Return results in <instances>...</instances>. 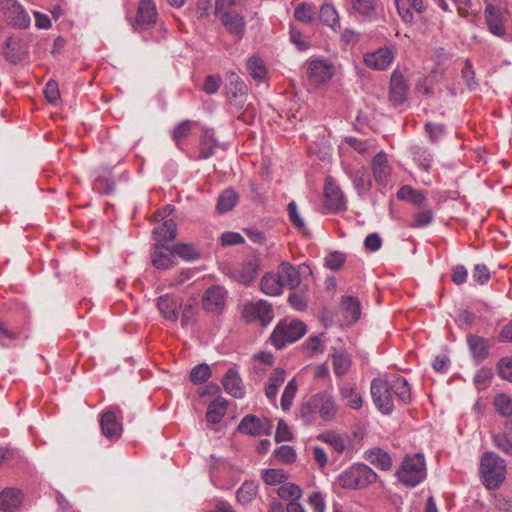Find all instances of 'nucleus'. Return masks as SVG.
I'll return each instance as SVG.
<instances>
[{
  "instance_id": "b1692460",
  "label": "nucleus",
  "mask_w": 512,
  "mask_h": 512,
  "mask_svg": "<svg viewBox=\"0 0 512 512\" xmlns=\"http://www.w3.org/2000/svg\"><path fill=\"white\" fill-rule=\"evenodd\" d=\"M261 291L269 296H279L283 293L284 287L276 271L266 273L260 281Z\"/></svg>"
},
{
  "instance_id": "f257e3e1",
  "label": "nucleus",
  "mask_w": 512,
  "mask_h": 512,
  "mask_svg": "<svg viewBox=\"0 0 512 512\" xmlns=\"http://www.w3.org/2000/svg\"><path fill=\"white\" fill-rule=\"evenodd\" d=\"M370 391L375 406L385 415L393 412L394 399L403 404L411 401L409 383L401 376L374 378L371 381Z\"/></svg>"
},
{
  "instance_id": "0e129e2a",
  "label": "nucleus",
  "mask_w": 512,
  "mask_h": 512,
  "mask_svg": "<svg viewBox=\"0 0 512 512\" xmlns=\"http://www.w3.org/2000/svg\"><path fill=\"white\" fill-rule=\"evenodd\" d=\"M308 503L314 512H325V499L322 493L312 492L308 497Z\"/></svg>"
},
{
  "instance_id": "5fc2aeb1",
  "label": "nucleus",
  "mask_w": 512,
  "mask_h": 512,
  "mask_svg": "<svg viewBox=\"0 0 512 512\" xmlns=\"http://www.w3.org/2000/svg\"><path fill=\"white\" fill-rule=\"evenodd\" d=\"M352 9L362 15L370 16L375 9V0H349Z\"/></svg>"
},
{
  "instance_id": "f3484780",
  "label": "nucleus",
  "mask_w": 512,
  "mask_h": 512,
  "mask_svg": "<svg viewBox=\"0 0 512 512\" xmlns=\"http://www.w3.org/2000/svg\"><path fill=\"white\" fill-rule=\"evenodd\" d=\"M221 383L225 391L234 398H243L245 395V387L239 372L235 368L227 370L223 376Z\"/></svg>"
},
{
  "instance_id": "dca6fc26",
  "label": "nucleus",
  "mask_w": 512,
  "mask_h": 512,
  "mask_svg": "<svg viewBox=\"0 0 512 512\" xmlns=\"http://www.w3.org/2000/svg\"><path fill=\"white\" fill-rule=\"evenodd\" d=\"M102 434L109 439H118L122 434V424L113 410H107L100 416Z\"/></svg>"
},
{
  "instance_id": "7ed1b4c3",
  "label": "nucleus",
  "mask_w": 512,
  "mask_h": 512,
  "mask_svg": "<svg viewBox=\"0 0 512 512\" xmlns=\"http://www.w3.org/2000/svg\"><path fill=\"white\" fill-rule=\"evenodd\" d=\"M397 479L407 487L419 485L426 477V463L422 454L407 456L396 471Z\"/></svg>"
},
{
  "instance_id": "f8f14e48",
  "label": "nucleus",
  "mask_w": 512,
  "mask_h": 512,
  "mask_svg": "<svg viewBox=\"0 0 512 512\" xmlns=\"http://www.w3.org/2000/svg\"><path fill=\"white\" fill-rule=\"evenodd\" d=\"M508 15V10L500 9L492 3H487L485 8V20L489 31L498 37L506 34L505 21Z\"/></svg>"
},
{
  "instance_id": "58836bf2",
  "label": "nucleus",
  "mask_w": 512,
  "mask_h": 512,
  "mask_svg": "<svg viewBox=\"0 0 512 512\" xmlns=\"http://www.w3.org/2000/svg\"><path fill=\"white\" fill-rule=\"evenodd\" d=\"M258 486L253 481L244 482L237 491V500L240 504H249L257 495Z\"/></svg>"
},
{
  "instance_id": "603ef678",
  "label": "nucleus",
  "mask_w": 512,
  "mask_h": 512,
  "mask_svg": "<svg viewBox=\"0 0 512 512\" xmlns=\"http://www.w3.org/2000/svg\"><path fill=\"white\" fill-rule=\"evenodd\" d=\"M296 451L292 446L282 445L274 451V457L281 463L291 464L296 460Z\"/></svg>"
},
{
  "instance_id": "5701e85b",
  "label": "nucleus",
  "mask_w": 512,
  "mask_h": 512,
  "mask_svg": "<svg viewBox=\"0 0 512 512\" xmlns=\"http://www.w3.org/2000/svg\"><path fill=\"white\" fill-rule=\"evenodd\" d=\"M341 311L346 324L355 323L361 315L360 302L356 297L346 296L341 301Z\"/></svg>"
},
{
  "instance_id": "9b49d317",
  "label": "nucleus",
  "mask_w": 512,
  "mask_h": 512,
  "mask_svg": "<svg viewBox=\"0 0 512 512\" xmlns=\"http://www.w3.org/2000/svg\"><path fill=\"white\" fill-rule=\"evenodd\" d=\"M238 430L243 434L254 437L269 435L272 430V423L266 418L260 419L255 415H246L240 421Z\"/></svg>"
},
{
  "instance_id": "473e14b6",
  "label": "nucleus",
  "mask_w": 512,
  "mask_h": 512,
  "mask_svg": "<svg viewBox=\"0 0 512 512\" xmlns=\"http://www.w3.org/2000/svg\"><path fill=\"white\" fill-rule=\"evenodd\" d=\"M227 400L221 396L214 399L208 406L206 419L212 424L219 423L226 413Z\"/></svg>"
},
{
  "instance_id": "4be33fe9",
  "label": "nucleus",
  "mask_w": 512,
  "mask_h": 512,
  "mask_svg": "<svg viewBox=\"0 0 512 512\" xmlns=\"http://www.w3.org/2000/svg\"><path fill=\"white\" fill-rule=\"evenodd\" d=\"M286 373L282 368L274 369L269 375L268 381L265 385V396L272 403H276L278 389L285 381Z\"/></svg>"
},
{
  "instance_id": "393cba45",
  "label": "nucleus",
  "mask_w": 512,
  "mask_h": 512,
  "mask_svg": "<svg viewBox=\"0 0 512 512\" xmlns=\"http://www.w3.org/2000/svg\"><path fill=\"white\" fill-rule=\"evenodd\" d=\"M221 21L227 30L236 38L241 39L245 32V21L237 13L225 12L221 15Z\"/></svg>"
},
{
  "instance_id": "a19ab883",
  "label": "nucleus",
  "mask_w": 512,
  "mask_h": 512,
  "mask_svg": "<svg viewBox=\"0 0 512 512\" xmlns=\"http://www.w3.org/2000/svg\"><path fill=\"white\" fill-rule=\"evenodd\" d=\"M332 365L334 373L337 376H343L351 366L350 356L345 352H336L332 355Z\"/></svg>"
},
{
  "instance_id": "6e6d98bb",
  "label": "nucleus",
  "mask_w": 512,
  "mask_h": 512,
  "mask_svg": "<svg viewBox=\"0 0 512 512\" xmlns=\"http://www.w3.org/2000/svg\"><path fill=\"white\" fill-rule=\"evenodd\" d=\"M286 479L287 475L281 469H267L263 472V480L268 485H282Z\"/></svg>"
},
{
  "instance_id": "bf43d9fd",
  "label": "nucleus",
  "mask_w": 512,
  "mask_h": 512,
  "mask_svg": "<svg viewBox=\"0 0 512 512\" xmlns=\"http://www.w3.org/2000/svg\"><path fill=\"white\" fill-rule=\"evenodd\" d=\"M290 41L299 51H306L310 48L309 41L294 27L290 29Z\"/></svg>"
},
{
  "instance_id": "680f3d73",
  "label": "nucleus",
  "mask_w": 512,
  "mask_h": 512,
  "mask_svg": "<svg viewBox=\"0 0 512 512\" xmlns=\"http://www.w3.org/2000/svg\"><path fill=\"white\" fill-rule=\"evenodd\" d=\"M346 143L360 154H366L372 147V140H360L354 137H347Z\"/></svg>"
},
{
  "instance_id": "6e6552de",
  "label": "nucleus",
  "mask_w": 512,
  "mask_h": 512,
  "mask_svg": "<svg viewBox=\"0 0 512 512\" xmlns=\"http://www.w3.org/2000/svg\"><path fill=\"white\" fill-rule=\"evenodd\" d=\"M243 317L248 322L259 321L261 325H268L273 319L271 304L265 300L246 303L243 307Z\"/></svg>"
},
{
  "instance_id": "37998d69",
  "label": "nucleus",
  "mask_w": 512,
  "mask_h": 512,
  "mask_svg": "<svg viewBox=\"0 0 512 512\" xmlns=\"http://www.w3.org/2000/svg\"><path fill=\"white\" fill-rule=\"evenodd\" d=\"M227 80L228 95L237 98L238 96H243L245 94L246 85L236 73H228Z\"/></svg>"
},
{
  "instance_id": "a878e982",
  "label": "nucleus",
  "mask_w": 512,
  "mask_h": 512,
  "mask_svg": "<svg viewBox=\"0 0 512 512\" xmlns=\"http://www.w3.org/2000/svg\"><path fill=\"white\" fill-rule=\"evenodd\" d=\"M157 10L153 0H141L137 11V23L150 26L156 22Z\"/></svg>"
},
{
  "instance_id": "864d4df0",
  "label": "nucleus",
  "mask_w": 512,
  "mask_h": 512,
  "mask_svg": "<svg viewBox=\"0 0 512 512\" xmlns=\"http://www.w3.org/2000/svg\"><path fill=\"white\" fill-rule=\"evenodd\" d=\"M294 17L301 22L309 23L315 17V9L312 5L302 3L295 8Z\"/></svg>"
},
{
  "instance_id": "c85d7f7f",
  "label": "nucleus",
  "mask_w": 512,
  "mask_h": 512,
  "mask_svg": "<svg viewBox=\"0 0 512 512\" xmlns=\"http://www.w3.org/2000/svg\"><path fill=\"white\" fill-rule=\"evenodd\" d=\"M339 395L345 405L353 410H359L363 405V399L357 389L349 384L339 387Z\"/></svg>"
},
{
  "instance_id": "c03bdc74",
  "label": "nucleus",
  "mask_w": 512,
  "mask_h": 512,
  "mask_svg": "<svg viewBox=\"0 0 512 512\" xmlns=\"http://www.w3.org/2000/svg\"><path fill=\"white\" fill-rule=\"evenodd\" d=\"M413 160L415 163L425 171H428L431 168L433 162L432 154L423 147H415L412 151Z\"/></svg>"
},
{
  "instance_id": "e2e57ef3",
  "label": "nucleus",
  "mask_w": 512,
  "mask_h": 512,
  "mask_svg": "<svg viewBox=\"0 0 512 512\" xmlns=\"http://www.w3.org/2000/svg\"><path fill=\"white\" fill-rule=\"evenodd\" d=\"M293 438V434L290 431L288 425L284 420H280L277 425L276 434H275V441L276 442H282V441H291Z\"/></svg>"
},
{
  "instance_id": "8fccbe9b",
  "label": "nucleus",
  "mask_w": 512,
  "mask_h": 512,
  "mask_svg": "<svg viewBox=\"0 0 512 512\" xmlns=\"http://www.w3.org/2000/svg\"><path fill=\"white\" fill-rule=\"evenodd\" d=\"M318 439L329 444L337 453H342L346 448L344 439L332 432L321 434Z\"/></svg>"
},
{
  "instance_id": "49530a36",
  "label": "nucleus",
  "mask_w": 512,
  "mask_h": 512,
  "mask_svg": "<svg viewBox=\"0 0 512 512\" xmlns=\"http://www.w3.org/2000/svg\"><path fill=\"white\" fill-rule=\"evenodd\" d=\"M211 368L208 364H198L190 372V381L194 384L205 383L211 377Z\"/></svg>"
},
{
  "instance_id": "cd10ccee",
  "label": "nucleus",
  "mask_w": 512,
  "mask_h": 512,
  "mask_svg": "<svg viewBox=\"0 0 512 512\" xmlns=\"http://www.w3.org/2000/svg\"><path fill=\"white\" fill-rule=\"evenodd\" d=\"M159 223L153 229L154 239L158 242L171 241L176 237L177 226L173 219L158 220Z\"/></svg>"
},
{
  "instance_id": "9d476101",
  "label": "nucleus",
  "mask_w": 512,
  "mask_h": 512,
  "mask_svg": "<svg viewBox=\"0 0 512 512\" xmlns=\"http://www.w3.org/2000/svg\"><path fill=\"white\" fill-rule=\"evenodd\" d=\"M1 6L7 21L12 26L26 28L30 25V16L17 0H1Z\"/></svg>"
},
{
  "instance_id": "39448f33",
  "label": "nucleus",
  "mask_w": 512,
  "mask_h": 512,
  "mask_svg": "<svg viewBox=\"0 0 512 512\" xmlns=\"http://www.w3.org/2000/svg\"><path fill=\"white\" fill-rule=\"evenodd\" d=\"M376 473L367 465L354 464L338 476V483L345 489H359L376 481Z\"/></svg>"
},
{
  "instance_id": "13d9d810",
  "label": "nucleus",
  "mask_w": 512,
  "mask_h": 512,
  "mask_svg": "<svg viewBox=\"0 0 512 512\" xmlns=\"http://www.w3.org/2000/svg\"><path fill=\"white\" fill-rule=\"evenodd\" d=\"M345 260L346 257L343 253L332 252L325 257L324 263L327 268L331 270H338L343 266Z\"/></svg>"
},
{
  "instance_id": "bb28decb",
  "label": "nucleus",
  "mask_w": 512,
  "mask_h": 512,
  "mask_svg": "<svg viewBox=\"0 0 512 512\" xmlns=\"http://www.w3.org/2000/svg\"><path fill=\"white\" fill-rule=\"evenodd\" d=\"M407 86L403 76L394 71L390 81V99L395 104H402L406 100Z\"/></svg>"
},
{
  "instance_id": "f03ea898",
  "label": "nucleus",
  "mask_w": 512,
  "mask_h": 512,
  "mask_svg": "<svg viewBox=\"0 0 512 512\" xmlns=\"http://www.w3.org/2000/svg\"><path fill=\"white\" fill-rule=\"evenodd\" d=\"M339 406L331 392L321 391L312 395L303 403L299 410V416L305 424H314L317 418L325 423L336 420Z\"/></svg>"
},
{
  "instance_id": "f704fd0d",
  "label": "nucleus",
  "mask_w": 512,
  "mask_h": 512,
  "mask_svg": "<svg viewBox=\"0 0 512 512\" xmlns=\"http://www.w3.org/2000/svg\"><path fill=\"white\" fill-rule=\"evenodd\" d=\"M367 460L381 470H389L392 466L390 455L380 448L369 450L367 452Z\"/></svg>"
},
{
  "instance_id": "4468645a",
  "label": "nucleus",
  "mask_w": 512,
  "mask_h": 512,
  "mask_svg": "<svg viewBox=\"0 0 512 512\" xmlns=\"http://www.w3.org/2000/svg\"><path fill=\"white\" fill-rule=\"evenodd\" d=\"M395 58V53L392 48L382 47L376 51L366 53L364 55V63L367 67L373 70L387 69Z\"/></svg>"
},
{
  "instance_id": "20e7f679",
  "label": "nucleus",
  "mask_w": 512,
  "mask_h": 512,
  "mask_svg": "<svg viewBox=\"0 0 512 512\" xmlns=\"http://www.w3.org/2000/svg\"><path fill=\"white\" fill-rule=\"evenodd\" d=\"M480 471L488 489H497L506 477L505 460L493 452H486L481 459Z\"/></svg>"
},
{
  "instance_id": "72a5a7b5",
  "label": "nucleus",
  "mask_w": 512,
  "mask_h": 512,
  "mask_svg": "<svg viewBox=\"0 0 512 512\" xmlns=\"http://www.w3.org/2000/svg\"><path fill=\"white\" fill-rule=\"evenodd\" d=\"M217 145L218 142L214 137V131L208 128L203 129L200 140V158L207 159L211 157Z\"/></svg>"
},
{
  "instance_id": "7c9ffc66",
  "label": "nucleus",
  "mask_w": 512,
  "mask_h": 512,
  "mask_svg": "<svg viewBox=\"0 0 512 512\" xmlns=\"http://www.w3.org/2000/svg\"><path fill=\"white\" fill-rule=\"evenodd\" d=\"M348 175L359 195L370 189L372 182L364 166L349 172Z\"/></svg>"
},
{
  "instance_id": "1a4fd4ad",
  "label": "nucleus",
  "mask_w": 512,
  "mask_h": 512,
  "mask_svg": "<svg viewBox=\"0 0 512 512\" xmlns=\"http://www.w3.org/2000/svg\"><path fill=\"white\" fill-rule=\"evenodd\" d=\"M324 204L331 211L339 212L347 208L344 194L332 177H327L324 185Z\"/></svg>"
},
{
  "instance_id": "ea45409f",
  "label": "nucleus",
  "mask_w": 512,
  "mask_h": 512,
  "mask_svg": "<svg viewBox=\"0 0 512 512\" xmlns=\"http://www.w3.org/2000/svg\"><path fill=\"white\" fill-rule=\"evenodd\" d=\"M278 496L285 500L293 502L298 501L302 495V491L299 486H297L294 483L290 482H284L280 487L277 489Z\"/></svg>"
},
{
  "instance_id": "0eeeda50",
  "label": "nucleus",
  "mask_w": 512,
  "mask_h": 512,
  "mask_svg": "<svg viewBox=\"0 0 512 512\" xmlns=\"http://www.w3.org/2000/svg\"><path fill=\"white\" fill-rule=\"evenodd\" d=\"M306 72L311 84L321 85L332 79L335 67L329 60L316 58L307 62Z\"/></svg>"
},
{
  "instance_id": "412c9836",
  "label": "nucleus",
  "mask_w": 512,
  "mask_h": 512,
  "mask_svg": "<svg viewBox=\"0 0 512 512\" xmlns=\"http://www.w3.org/2000/svg\"><path fill=\"white\" fill-rule=\"evenodd\" d=\"M174 251L164 245H155L154 251L151 256L152 264L157 269H168L174 264Z\"/></svg>"
},
{
  "instance_id": "2f4dec72",
  "label": "nucleus",
  "mask_w": 512,
  "mask_h": 512,
  "mask_svg": "<svg viewBox=\"0 0 512 512\" xmlns=\"http://www.w3.org/2000/svg\"><path fill=\"white\" fill-rule=\"evenodd\" d=\"M467 343L473 357L477 361H482L488 356L489 344L488 341L482 337L469 335L467 336Z\"/></svg>"
},
{
  "instance_id": "c9c22d12",
  "label": "nucleus",
  "mask_w": 512,
  "mask_h": 512,
  "mask_svg": "<svg viewBox=\"0 0 512 512\" xmlns=\"http://www.w3.org/2000/svg\"><path fill=\"white\" fill-rule=\"evenodd\" d=\"M434 218V211L431 208L425 206L414 213L410 226L412 228H424L429 226L434 221Z\"/></svg>"
},
{
  "instance_id": "a211bd4d",
  "label": "nucleus",
  "mask_w": 512,
  "mask_h": 512,
  "mask_svg": "<svg viewBox=\"0 0 512 512\" xmlns=\"http://www.w3.org/2000/svg\"><path fill=\"white\" fill-rule=\"evenodd\" d=\"M226 291L221 286L210 287L203 297V306L211 312L220 311L224 308Z\"/></svg>"
},
{
  "instance_id": "e433bc0d",
  "label": "nucleus",
  "mask_w": 512,
  "mask_h": 512,
  "mask_svg": "<svg viewBox=\"0 0 512 512\" xmlns=\"http://www.w3.org/2000/svg\"><path fill=\"white\" fill-rule=\"evenodd\" d=\"M238 195L233 189H225L219 196L217 210L219 213L230 211L237 203Z\"/></svg>"
},
{
  "instance_id": "6ab92c4d",
  "label": "nucleus",
  "mask_w": 512,
  "mask_h": 512,
  "mask_svg": "<svg viewBox=\"0 0 512 512\" xmlns=\"http://www.w3.org/2000/svg\"><path fill=\"white\" fill-rule=\"evenodd\" d=\"M284 288L295 289L301 282L298 270L288 262H282L276 271Z\"/></svg>"
},
{
  "instance_id": "338daca9",
  "label": "nucleus",
  "mask_w": 512,
  "mask_h": 512,
  "mask_svg": "<svg viewBox=\"0 0 512 512\" xmlns=\"http://www.w3.org/2000/svg\"><path fill=\"white\" fill-rule=\"evenodd\" d=\"M425 129L429 135L430 140L433 142L438 141L445 132V128L442 124L426 123Z\"/></svg>"
},
{
  "instance_id": "de8ad7c7",
  "label": "nucleus",
  "mask_w": 512,
  "mask_h": 512,
  "mask_svg": "<svg viewBox=\"0 0 512 512\" xmlns=\"http://www.w3.org/2000/svg\"><path fill=\"white\" fill-rule=\"evenodd\" d=\"M174 255H178L186 261H193L199 258V251L192 244H177L173 248Z\"/></svg>"
},
{
  "instance_id": "774afa93",
  "label": "nucleus",
  "mask_w": 512,
  "mask_h": 512,
  "mask_svg": "<svg viewBox=\"0 0 512 512\" xmlns=\"http://www.w3.org/2000/svg\"><path fill=\"white\" fill-rule=\"evenodd\" d=\"M193 122L186 120L181 122L172 133L173 139L175 141H179L182 138H185L191 131V128L193 126Z\"/></svg>"
},
{
  "instance_id": "aec40b11",
  "label": "nucleus",
  "mask_w": 512,
  "mask_h": 512,
  "mask_svg": "<svg viewBox=\"0 0 512 512\" xmlns=\"http://www.w3.org/2000/svg\"><path fill=\"white\" fill-rule=\"evenodd\" d=\"M398 13L402 20L406 23L413 21V13L411 8L418 13H423L426 10L424 0H395Z\"/></svg>"
},
{
  "instance_id": "3c124183",
  "label": "nucleus",
  "mask_w": 512,
  "mask_h": 512,
  "mask_svg": "<svg viewBox=\"0 0 512 512\" xmlns=\"http://www.w3.org/2000/svg\"><path fill=\"white\" fill-rule=\"evenodd\" d=\"M494 406L499 414L512 418V399L508 395H497L494 399Z\"/></svg>"
},
{
  "instance_id": "4c0bfd02",
  "label": "nucleus",
  "mask_w": 512,
  "mask_h": 512,
  "mask_svg": "<svg viewBox=\"0 0 512 512\" xmlns=\"http://www.w3.org/2000/svg\"><path fill=\"white\" fill-rule=\"evenodd\" d=\"M320 20L326 26L335 30L340 26L339 16L336 9L330 4H324L320 9Z\"/></svg>"
},
{
  "instance_id": "a18cd8bd",
  "label": "nucleus",
  "mask_w": 512,
  "mask_h": 512,
  "mask_svg": "<svg viewBox=\"0 0 512 512\" xmlns=\"http://www.w3.org/2000/svg\"><path fill=\"white\" fill-rule=\"evenodd\" d=\"M297 390H298L297 382H296L295 378H292L285 386V389L281 396V408L284 411L290 410L293 400L296 396Z\"/></svg>"
},
{
  "instance_id": "4d7b16f0",
  "label": "nucleus",
  "mask_w": 512,
  "mask_h": 512,
  "mask_svg": "<svg viewBox=\"0 0 512 512\" xmlns=\"http://www.w3.org/2000/svg\"><path fill=\"white\" fill-rule=\"evenodd\" d=\"M19 338V333L11 330L5 323L0 322V345L4 347L12 346Z\"/></svg>"
},
{
  "instance_id": "2eb2a0df",
  "label": "nucleus",
  "mask_w": 512,
  "mask_h": 512,
  "mask_svg": "<svg viewBox=\"0 0 512 512\" xmlns=\"http://www.w3.org/2000/svg\"><path fill=\"white\" fill-rule=\"evenodd\" d=\"M157 306L166 320L176 322L183 307V300L179 296L166 294L158 298Z\"/></svg>"
},
{
  "instance_id": "c756f323",
  "label": "nucleus",
  "mask_w": 512,
  "mask_h": 512,
  "mask_svg": "<svg viewBox=\"0 0 512 512\" xmlns=\"http://www.w3.org/2000/svg\"><path fill=\"white\" fill-rule=\"evenodd\" d=\"M22 504V494L16 489H6L0 494V509L15 512Z\"/></svg>"
},
{
  "instance_id": "423d86ee",
  "label": "nucleus",
  "mask_w": 512,
  "mask_h": 512,
  "mask_svg": "<svg viewBox=\"0 0 512 512\" xmlns=\"http://www.w3.org/2000/svg\"><path fill=\"white\" fill-rule=\"evenodd\" d=\"M306 333V326L297 319H284L280 321L271 334L272 344L278 348H283L287 343L299 340Z\"/></svg>"
},
{
  "instance_id": "09e8293b",
  "label": "nucleus",
  "mask_w": 512,
  "mask_h": 512,
  "mask_svg": "<svg viewBox=\"0 0 512 512\" xmlns=\"http://www.w3.org/2000/svg\"><path fill=\"white\" fill-rule=\"evenodd\" d=\"M247 69L251 77H253L255 80L261 81L264 79L266 75V68L264 66L263 61L256 56L251 57L248 60Z\"/></svg>"
},
{
  "instance_id": "ddd939ff",
  "label": "nucleus",
  "mask_w": 512,
  "mask_h": 512,
  "mask_svg": "<svg viewBox=\"0 0 512 512\" xmlns=\"http://www.w3.org/2000/svg\"><path fill=\"white\" fill-rule=\"evenodd\" d=\"M392 165L385 152L380 151L371 161V170L374 180L381 186L386 187L392 173Z\"/></svg>"
},
{
  "instance_id": "79ce46f5",
  "label": "nucleus",
  "mask_w": 512,
  "mask_h": 512,
  "mask_svg": "<svg viewBox=\"0 0 512 512\" xmlns=\"http://www.w3.org/2000/svg\"><path fill=\"white\" fill-rule=\"evenodd\" d=\"M507 432L493 436V442L500 450L509 452L512 451V417L509 418L506 424Z\"/></svg>"
},
{
  "instance_id": "69168bd1",
  "label": "nucleus",
  "mask_w": 512,
  "mask_h": 512,
  "mask_svg": "<svg viewBox=\"0 0 512 512\" xmlns=\"http://www.w3.org/2000/svg\"><path fill=\"white\" fill-rule=\"evenodd\" d=\"M499 374L503 379L512 381V358L504 357L498 364Z\"/></svg>"
},
{
  "instance_id": "052dcab7",
  "label": "nucleus",
  "mask_w": 512,
  "mask_h": 512,
  "mask_svg": "<svg viewBox=\"0 0 512 512\" xmlns=\"http://www.w3.org/2000/svg\"><path fill=\"white\" fill-rule=\"evenodd\" d=\"M288 215H289L290 221L293 223V225L297 229H299L301 231H304L306 229L305 222H304L303 218L300 216L298 209H297V205L294 201H291L288 204Z\"/></svg>"
}]
</instances>
